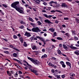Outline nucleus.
<instances>
[{"label":"nucleus","instance_id":"nucleus-37","mask_svg":"<svg viewBox=\"0 0 79 79\" xmlns=\"http://www.w3.org/2000/svg\"><path fill=\"white\" fill-rule=\"evenodd\" d=\"M43 5H45V6H47V2H43Z\"/></svg>","mask_w":79,"mask_h":79},{"label":"nucleus","instance_id":"nucleus-19","mask_svg":"<svg viewBox=\"0 0 79 79\" xmlns=\"http://www.w3.org/2000/svg\"><path fill=\"white\" fill-rule=\"evenodd\" d=\"M30 69L31 71V72H33V73H34L35 72V71H36V70H35L34 69H31L30 68H29Z\"/></svg>","mask_w":79,"mask_h":79},{"label":"nucleus","instance_id":"nucleus-2","mask_svg":"<svg viewBox=\"0 0 79 79\" xmlns=\"http://www.w3.org/2000/svg\"><path fill=\"white\" fill-rule=\"evenodd\" d=\"M27 58L28 60H30V61H31L32 63H34V64H41V63L37 61V60H35V59L32 58H31L30 57H27Z\"/></svg>","mask_w":79,"mask_h":79},{"label":"nucleus","instance_id":"nucleus-47","mask_svg":"<svg viewBox=\"0 0 79 79\" xmlns=\"http://www.w3.org/2000/svg\"><path fill=\"white\" fill-rule=\"evenodd\" d=\"M2 6L4 7H5V8H6V7H7V6L5 5H4V4H2Z\"/></svg>","mask_w":79,"mask_h":79},{"label":"nucleus","instance_id":"nucleus-41","mask_svg":"<svg viewBox=\"0 0 79 79\" xmlns=\"http://www.w3.org/2000/svg\"><path fill=\"white\" fill-rule=\"evenodd\" d=\"M62 66L63 68H66V65L64 64L62 65Z\"/></svg>","mask_w":79,"mask_h":79},{"label":"nucleus","instance_id":"nucleus-57","mask_svg":"<svg viewBox=\"0 0 79 79\" xmlns=\"http://www.w3.org/2000/svg\"><path fill=\"white\" fill-rule=\"evenodd\" d=\"M54 36H56V32H55L54 33Z\"/></svg>","mask_w":79,"mask_h":79},{"label":"nucleus","instance_id":"nucleus-1","mask_svg":"<svg viewBox=\"0 0 79 79\" xmlns=\"http://www.w3.org/2000/svg\"><path fill=\"white\" fill-rule=\"evenodd\" d=\"M19 4V2H16L12 3L11 5V6L14 8H15V10L18 11L20 13L22 14H24V11L23 10L24 9L22 8H20L18 7V5Z\"/></svg>","mask_w":79,"mask_h":79},{"label":"nucleus","instance_id":"nucleus-53","mask_svg":"<svg viewBox=\"0 0 79 79\" xmlns=\"http://www.w3.org/2000/svg\"><path fill=\"white\" fill-rule=\"evenodd\" d=\"M0 12L1 13H2L3 15H4V14L3 13V12H2V10H0Z\"/></svg>","mask_w":79,"mask_h":79},{"label":"nucleus","instance_id":"nucleus-22","mask_svg":"<svg viewBox=\"0 0 79 79\" xmlns=\"http://www.w3.org/2000/svg\"><path fill=\"white\" fill-rule=\"evenodd\" d=\"M30 25H31V26H32L33 27H35V24L32 23H31Z\"/></svg>","mask_w":79,"mask_h":79},{"label":"nucleus","instance_id":"nucleus-51","mask_svg":"<svg viewBox=\"0 0 79 79\" xmlns=\"http://www.w3.org/2000/svg\"><path fill=\"white\" fill-rule=\"evenodd\" d=\"M17 62H18V63H20V64H22V63H21V61H19L18 60H17Z\"/></svg>","mask_w":79,"mask_h":79},{"label":"nucleus","instance_id":"nucleus-23","mask_svg":"<svg viewBox=\"0 0 79 79\" xmlns=\"http://www.w3.org/2000/svg\"><path fill=\"white\" fill-rule=\"evenodd\" d=\"M24 44L23 45L24 46V47H27V44H26V42H24Z\"/></svg>","mask_w":79,"mask_h":79},{"label":"nucleus","instance_id":"nucleus-50","mask_svg":"<svg viewBox=\"0 0 79 79\" xmlns=\"http://www.w3.org/2000/svg\"><path fill=\"white\" fill-rule=\"evenodd\" d=\"M3 49H4V50H8V48H3Z\"/></svg>","mask_w":79,"mask_h":79},{"label":"nucleus","instance_id":"nucleus-44","mask_svg":"<svg viewBox=\"0 0 79 79\" xmlns=\"http://www.w3.org/2000/svg\"><path fill=\"white\" fill-rule=\"evenodd\" d=\"M74 39H75V40H78V38L76 36H74Z\"/></svg>","mask_w":79,"mask_h":79},{"label":"nucleus","instance_id":"nucleus-61","mask_svg":"<svg viewBox=\"0 0 79 79\" xmlns=\"http://www.w3.org/2000/svg\"><path fill=\"white\" fill-rule=\"evenodd\" d=\"M13 60L14 61H18V60L16 59H13Z\"/></svg>","mask_w":79,"mask_h":79},{"label":"nucleus","instance_id":"nucleus-43","mask_svg":"<svg viewBox=\"0 0 79 79\" xmlns=\"http://www.w3.org/2000/svg\"><path fill=\"white\" fill-rule=\"evenodd\" d=\"M20 29H23L24 28V26L22 25L20 27H19Z\"/></svg>","mask_w":79,"mask_h":79},{"label":"nucleus","instance_id":"nucleus-59","mask_svg":"<svg viewBox=\"0 0 79 79\" xmlns=\"http://www.w3.org/2000/svg\"><path fill=\"white\" fill-rule=\"evenodd\" d=\"M51 71H52V73H55V71H54V69H52L51 70Z\"/></svg>","mask_w":79,"mask_h":79},{"label":"nucleus","instance_id":"nucleus-5","mask_svg":"<svg viewBox=\"0 0 79 79\" xmlns=\"http://www.w3.org/2000/svg\"><path fill=\"white\" fill-rule=\"evenodd\" d=\"M24 35H26L27 37H30V36H31V34H30V33L27 32H26L25 34H24Z\"/></svg>","mask_w":79,"mask_h":79},{"label":"nucleus","instance_id":"nucleus-17","mask_svg":"<svg viewBox=\"0 0 79 79\" xmlns=\"http://www.w3.org/2000/svg\"><path fill=\"white\" fill-rule=\"evenodd\" d=\"M70 75L71 76H72L73 77V76H75V74H74L73 73H70Z\"/></svg>","mask_w":79,"mask_h":79},{"label":"nucleus","instance_id":"nucleus-13","mask_svg":"<svg viewBox=\"0 0 79 79\" xmlns=\"http://www.w3.org/2000/svg\"><path fill=\"white\" fill-rule=\"evenodd\" d=\"M61 6H64V7H67V5L65 3H62Z\"/></svg>","mask_w":79,"mask_h":79},{"label":"nucleus","instance_id":"nucleus-35","mask_svg":"<svg viewBox=\"0 0 79 79\" xmlns=\"http://www.w3.org/2000/svg\"><path fill=\"white\" fill-rule=\"evenodd\" d=\"M65 35H66V36H67L68 37H69V34L68 33H67L65 34Z\"/></svg>","mask_w":79,"mask_h":79},{"label":"nucleus","instance_id":"nucleus-18","mask_svg":"<svg viewBox=\"0 0 79 79\" xmlns=\"http://www.w3.org/2000/svg\"><path fill=\"white\" fill-rule=\"evenodd\" d=\"M24 61V62L26 63V64H27V65L28 66H29L30 68H31V65L29 64H28L27 62L26 61H25V60Z\"/></svg>","mask_w":79,"mask_h":79},{"label":"nucleus","instance_id":"nucleus-52","mask_svg":"<svg viewBox=\"0 0 79 79\" xmlns=\"http://www.w3.org/2000/svg\"><path fill=\"white\" fill-rule=\"evenodd\" d=\"M34 52H35L36 55H38V52H37V51H34Z\"/></svg>","mask_w":79,"mask_h":79},{"label":"nucleus","instance_id":"nucleus-4","mask_svg":"<svg viewBox=\"0 0 79 79\" xmlns=\"http://www.w3.org/2000/svg\"><path fill=\"white\" fill-rule=\"evenodd\" d=\"M43 15L44 16H45V17H46V18H51L52 17H53V15H49L48 16V15L45 14H44Z\"/></svg>","mask_w":79,"mask_h":79},{"label":"nucleus","instance_id":"nucleus-7","mask_svg":"<svg viewBox=\"0 0 79 79\" xmlns=\"http://www.w3.org/2000/svg\"><path fill=\"white\" fill-rule=\"evenodd\" d=\"M44 22H45V23H48V24H50V23H52L50 22V21L48 20H44Z\"/></svg>","mask_w":79,"mask_h":79},{"label":"nucleus","instance_id":"nucleus-26","mask_svg":"<svg viewBox=\"0 0 79 79\" xmlns=\"http://www.w3.org/2000/svg\"><path fill=\"white\" fill-rule=\"evenodd\" d=\"M75 20L76 21V22L77 23H78V24H79V20H78L76 18Z\"/></svg>","mask_w":79,"mask_h":79},{"label":"nucleus","instance_id":"nucleus-9","mask_svg":"<svg viewBox=\"0 0 79 79\" xmlns=\"http://www.w3.org/2000/svg\"><path fill=\"white\" fill-rule=\"evenodd\" d=\"M57 52L58 54L60 55H62V53H61V51H60V50H57Z\"/></svg>","mask_w":79,"mask_h":79},{"label":"nucleus","instance_id":"nucleus-11","mask_svg":"<svg viewBox=\"0 0 79 79\" xmlns=\"http://www.w3.org/2000/svg\"><path fill=\"white\" fill-rule=\"evenodd\" d=\"M63 46L64 48L66 50H68V48L67 47V46L64 44H63Z\"/></svg>","mask_w":79,"mask_h":79},{"label":"nucleus","instance_id":"nucleus-60","mask_svg":"<svg viewBox=\"0 0 79 79\" xmlns=\"http://www.w3.org/2000/svg\"><path fill=\"white\" fill-rule=\"evenodd\" d=\"M59 46L61 48L62 47V44H59Z\"/></svg>","mask_w":79,"mask_h":79},{"label":"nucleus","instance_id":"nucleus-39","mask_svg":"<svg viewBox=\"0 0 79 79\" xmlns=\"http://www.w3.org/2000/svg\"><path fill=\"white\" fill-rule=\"evenodd\" d=\"M13 49H14V50H16V51H18V52H19V50L16 48H14Z\"/></svg>","mask_w":79,"mask_h":79},{"label":"nucleus","instance_id":"nucleus-21","mask_svg":"<svg viewBox=\"0 0 79 79\" xmlns=\"http://www.w3.org/2000/svg\"><path fill=\"white\" fill-rule=\"evenodd\" d=\"M36 45H34L32 47V49L33 50H35L36 48Z\"/></svg>","mask_w":79,"mask_h":79},{"label":"nucleus","instance_id":"nucleus-6","mask_svg":"<svg viewBox=\"0 0 79 79\" xmlns=\"http://www.w3.org/2000/svg\"><path fill=\"white\" fill-rule=\"evenodd\" d=\"M69 47L71 48L72 49H73V50H77V48H76V47L72 46H70Z\"/></svg>","mask_w":79,"mask_h":79},{"label":"nucleus","instance_id":"nucleus-54","mask_svg":"<svg viewBox=\"0 0 79 79\" xmlns=\"http://www.w3.org/2000/svg\"><path fill=\"white\" fill-rule=\"evenodd\" d=\"M3 40H4L6 41V42H8V40H7V39H3Z\"/></svg>","mask_w":79,"mask_h":79},{"label":"nucleus","instance_id":"nucleus-62","mask_svg":"<svg viewBox=\"0 0 79 79\" xmlns=\"http://www.w3.org/2000/svg\"><path fill=\"white\" fill-rule=\"evenodd\" d=\"M75 2H76V3H79V4H78V5H79V1H75Z\"/></svg>","mask_w":79,"mask_h":79},{"label":"nucleus","instance_id":"nucleus-8","mask_svg":"<svg viewBox=\"0 0 79 79\" xmlns=\"http://www.w3.org/2000/svg\"><path fill=\"white\" fill-rule=\"evenodd\" d=\"M66 64H67V65H68V66H69L70 67V68H71V65L70 62H66Z\"/></svg>","mask_w":79,"mask_h":79},{"label":"nucleus","instance_id":"nucleus-14","mask_svg":"<svg viewBox=\"0 0 79 79\" xmlns=\"http://www.w3.org/2000/svg\"><path fill=\"white\" fill-rule=\"evenodd\" d=\"M28 19L29 21H31V22H34V20L32 19L31 18V17H29L28 18Z\"/></svg>","mask_w":79,"mask_h":79},{"label":"nucleus","instance_id":"nucleus-45","mask_svg":"<svg viewBox=\"0 0 79 79\" xmlns=\"http://www.w3.org/2000/svg\"><path fill=\"white\" fill-rule=\"evenodd\" d=\"M51 13H55V12H56V10H51Z\"/></svg>","mask_w":79,"mask_h":79},{"label":"nucleus","instance_id":"nucleus-16","mask_svg":"<svg viewBox=\"0 0 79 79\" xmlns=\"http://www.w3.org/2000/svg\"><path fill=\"white\" fill-rule=\"evenodd\" d=\"M49 31H51L52 32H54V31H55V29L53 28H50L49 29Z\"/></svg>","mask_w":79,"mask_h":79},{"label":"nucleus","instance_id":"nucleus-56","mask_svg":"<svg viewBox=\"0 0 79 79\" xmlns=\"http://www.w3.org/2000/svg\"><path fill=\"white\" fill-rule=\"evenodd\" d=\"M22 2L23 4H24V3H25V4H26V2H25L23 0H22Z\"/></svg>","mask_w":79,"mask_h":79},{"label":"nucleus","instance_id":"nucleus-29","mask_svg":"<svg viewBox=\"0 0 79 79\" xmlns=\"http://www.w3.org/2000/svg\"><path fill=\"white\" fill-rule=\"evenodd\" d=\"M30 39H31V40L32 42V40H34V37H31V38Z\"/></svg>","mask_w":79,"mask_h":79},{"label":"nucleus","instance_id":"nucleus-30","mask_svg":"<svg viewBox=\"0 0 79 79\" xmlns=\"http://www.w3.org/2000/svg\"><path fill=\"white\" fill-rule=\"evenodd\" d=\"M60 64H62V65L64 64V62H63V61H61L60 62Z\"/></svg>","mask_w":79,"mask_h":79},{"label":"nucleus","instance_id":"nucleus-24","mask_svg":"<svg viewBox=\"0 0 79 79\" xmlns=\"http://www.w3.org/2000/svg\"><path fill=\"white\" fill-rule=\"evenodd\" d=\"M57 40H63V38H62L60 37H57Z\"/></svg>","mask_w":79,"mask_h":79},{"label":"nucleus","instance_id":"nucleus-38","mask_svg":"<svg viewBox=\"0 0 79 79\" xmlns=\"http://www.w3.org/2000/svg\"><path fill=\"white\" fill-rule=\"evenodd\" d=\"M34 73H35V75H39V74H38L37 73V71L36 70Z\"/></svg>","mask_w":79,"mask_h":79},{"label":"nucleus","instance_id":"nucleus-27","mask_svg":"<svg viewBox=\"0 0 79 79\" xmlns=\"http://www.w3.org/2000/svg\"><path fill=\"white\" fill-rule=\"evenodd\" d=\"M20 40L21 43H23V38H20Z\"/></svg>","mask_w":79,"mask_h":79},{"label":"nucleus","instance_id":"nucleus-49","mask_svg":"<svg viewBox=\"0 0 79 79\" xmlns=\"http://www.w3.org/2000/svg\"><path fill=\"white\" fill-rule=\"evenodd\" d=\"M62 78H64L65 77V75H62Z\"/></svg>","mask_w":79,"mask_h":79},{"label":"nucleus","instance_id":"nucleus-34","mask_svg":"<svg viewBox=\"0 0 79 79\" xmlns=\"http://www.w3.org/2000/svg\"><path fill=\"white\" fill-rule=\"evenodd\" d=\"M74 53H75V54H76V55H79V53L78 52H74Z\"/></svg>","mask_w":79,"mask_h":79},{"label":"nucleus","instance_id":"nucleus-31","mask_svg":"<svg viewBox=\"0 0 79 79\" xmlns=\"http://www.w3.org/2000/svg\"><path fill=\"white\" fill-rule=\"evenodd\" d=\"M36 2L37 3H39L40 1V0H36Z\"/></svg>","mask_w":79,"mask_h":79},{"label":"nucleus","instance_id":"nucleus-40","mask_svg":"<svg viewBox=\"0 0 79 79\" xmlns=\"http://www.w3.org/2000/svg\"><path fill=\"white\" fill-rule=\"evenodd\" d=\"M55 23H56V24H58V23H59V21H58L57 20H55Z\"/></svg>","mask_w":79,"mask_h":79},{"label":"nucleus","instance_id":"nucleus-10","mask_svg":"<svg viewBox=\"0 0 79 79\" xmlns=\"http://www.w3.org/2000/svg\"><path fill=\"white\" fill-rule=\"evenodd\" d=\"M13 56L15 57H18V54L16 53H14L13 54Z\"/></svg>","mask_w":79,"mask_h":79},{"label":"nucleus","instance_id":"nucleus-3","mask_svg":"<svg viewBox=\"0 0 79 79\" xmlns=\"http://www.w3.org/2000/svg\"><path fill=\"white\" fill-rule=\"evenodd\" d=\"M31 31L33 32H40L41 31L40 29H39V27H36V28H33L31 29Z\"/></svg>","mask_w":79,"mask_h":79},{"label":"nucleus","instance_id":"nucleus-64","mask_svg":"<svg viewBox=\"0 0 79 79\" xmlns=\"http://www.w3.org/2000/svg\"><path fill=\"white\" fill-rule=\"evenodd\" d=\"M75 46L76 47H79V44H76Z\"/></svg>","mask_w":79,"mask_h":79},{"label":"nucleus","instance_id":"nucleus-33","mask_svg":"<svg viewBox=\"0 0 79 79\" xmlns=\"http://www.w3.org/2000/svg\"><path fill=\"white\" fill-rule=\"evenodd\" d=\"M56 77H57V79H59L60 77V75H56Z\"/></svg>","mask_w":79,"mask_h":79},{"label":"nucleus","instance_id":"nucleus-15","mask_svg":"<svg viewBox=\"0 0 79 79\" xmlns=\"http://www.w3.org/2000/svg\"><path fill=\"white\" fill-rule=\"evenodd\" d=\"M48 65L50 66H52V67H53V66H54V65L52 64V63H49L48 64Z\"/></svg>","mask_w":79,"mask_h":79},{"label":"nucleus","instance_id":"nucleus-32","mask_svg":"<svg viewBox=\"0 0 79 79\" xmlns=\"http://www.w3.org/2000/svg\"><path fill=\"white\" fill-rule=\"evenodd\" d=\"M56 11L57 12H59V13H62V12L61 11L58 10H56Z\"/></svg>","mask_w":79,"mask_h":79},{"label":"nucleus","instance_id":"nucleus-63","mask_svg":"<svg viewBox=\"0 0 79 79\" xmlns=\"http://www.w3.org/2000/svg\"><path fill=\"white\" fill-rule=\"evenodd\" d=\"M62 26L63 27H66V25H62Z\"/></svg>","mask_w":79,"mask_h":79},{"label":"nucleus","instance_id":"nucleus-58","mask_svg":"<svg viewBox=\"0 0 79 79\" xmlns=\"http://www.w3.org/2000/svg\"><path fill=\"white\" fill-rule=\"evenodd\" d=\"M4 52L5 53H8V51H5Z\"/></svg>","mask_w":79,"mask_h":79},{"label":"nucleus","instance_id":"nucleus-25","mask_svg":"<svg viewBox=\"0 0 79 79\" xmlns=\"http://www.w3.org/2000/svg\"><path fill=\"white\" fill-rule=\"evenodd\" d=\"M37 23H38L39 25H41L42 24V23H40V21H38V22H37Z\"/></svg>","mask_w":79,"mask_h":79},{"label":"nucleus","instance_id":"nucleus-42","mask_svg":"<svg viewBox=\"0 0 79 79\" xmlns=\"http://www.w3.org/2000/svg\"><path fill=\"white\" fill-rule=\"evenodd\" d=\"M72 34H73V35H75L76 34L75 33V32H76V31H72Z\"/></svg>","mask_w":79,"mask_h":79},{"label":"nucleus","instance_id":"nucleus-28","mask_svg":"<svg viewBox=\"0 0 79 79\" xmlns=\"http://www.w3.org/2000/svg\"><path fill=\"white\" fill-rule=\"evenodd\" d=\"M40 40L41 41H42V42H45V41L44 40V39H43V38H40Z\"/></svg>","mask_w":79,"mask_h":79},{"label":"nucleus","instance_id":"nucleus-46","mask_svg":"<svg viewBox=\"0 0 79 79\" xmlns=\"http://www.w3.org/2000/svg\"><path fill=\"white\" fill-rule=\"evenodd\" d=\"M13 37L14 39H17V36L16 35H14L13 36Z\"/></svg>","mask_w":79,"mask_h":79},{"label":"nucleus","instance_id":"nucleus-20","mask_svg":"<svg viewBox=\"0 0 79 79\" xmlns=\"http://www.w3.org/2000/svg\"><path fill=\"white\" fill-rule=\"evenodd\" d=\"M20 23H21V24H26V23L24 22L23 21H21L20 22Z\"/></svg>","mask_w":79,"mask_h":79},{"label":"nucleus","instance_id":"nucleus-48","mask_svg":"<svg viewBox=\"0 0 79 79\" xmlns=\"http://www.w3.org/2000/svg\"><path fill=\"white\" fill-rule=\"evenodd\" d=\"M52 41L53 42H56V40H55V39H52Z\"/></svg>","mask_w":79,"mask_h":79},{"label":"nucleus","instance_id":"nucleus-55","mask_svg":"<svg viewBox=\"0 0 79 79\" xmlns=\"http://www.w3.org/2000/svg\"><path fill=\"white\" fill-rule=\"evenodd\" d=\"M64 20H68L69 19H68V18H64Z\"/></svg>","mask_w":79,"mask_h":79},{"label":"nucleus","instance_id":"nucleus-12","mask_svg":"<svg viewBox=\"0 0 79 79\" xmlns=\"http://www.w3.org/2000/svg\"><path fill=\"white\" fill-rule=\"evenodd\" d=\"M47 56L46 54L43 55L41 57V58H47Z\"/></svg>","mask_w":79,"mask_h":79},{"label":"nucleus","instance_id":"nucleus-36","mask_svg":"<svg viewBox=\"0 0 79 79\" xmlns=\"http://www.w3.org/2000/svg\"><path fill=\"white\" fill-rule=\"evenodd\" d=\"M54 2V1H52L49 3V4L50 5V4H52V3H53Z\"/></svg>","mask_w":79,"mask_h":79}]
</instances>
